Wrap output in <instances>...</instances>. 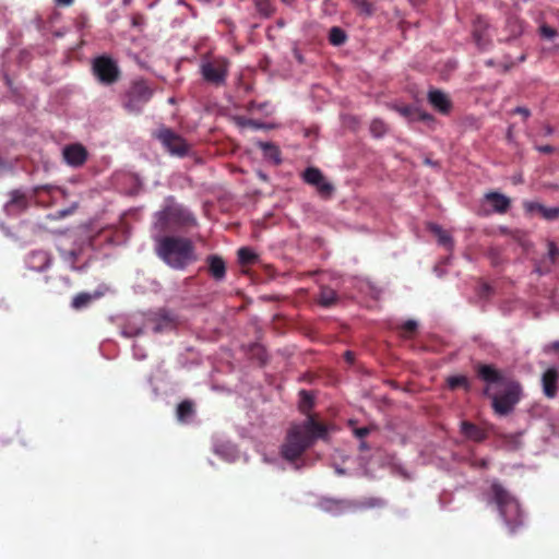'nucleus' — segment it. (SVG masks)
<instances>
[{
  "instance_id": "1",
  "label": "nucleus",
  "mask_w": 559,
  "mask_h": 559,
  "mask_svg": "<svg viewBox=\"0 0 559 559\" xmlns=\"http://www.w3.org/2000/svg\"><path fill=\"white\" fill-rule=\"evenodd\" d=\"M477 377L486 383L483 394L491 401L495 415L504 417L513 413L523 396L521 383L504 373L493 365L478 364Z\"/></svg>"
},
{
  "instance_id": "2",
  "label": "nucleus",
  "mask_w": 559,
  "mask_h": 559,
  "mask_svg": "<svg viewBox=\"0 0 559 559\" xmlns=\"http://www.w3.org/2000/svg\"><path fill=\"white\" fill-rule=\"evenodd\" d=\"M326 436V426L309 415L302 424L293 425L288 429L285 441L281 447V455L284 460L296 463L313 445L316 440H324Z\"/></svg>"
},
{
  "instance_id": "3",
  "label": "nucleus",
  "mask_w": 559,
  "mask_h": 559,
  "mask_svg": "<svg viewBox=\"0 0 559 559\" xmlns=\"http://www.w3.org/2000/svg\"><path fill=\"white\" fill-rule=\"evenodd\" d=\"M157 257L174 270H185L198 261L194 243L181 236H163L156 240Z\"/></svg>"
},
{
  "instance_id": "4",
  "label": "nucleus",
  "mask_w": 559,
  "mask_h": 559,
  "mask_svg": "<svg viewBox=\"0 0 559 559\" xmlns=\"http://www.w3.org/2000/svg\"><path fill=\"white\" fill-rule=\"evenodd\" d=\"M491 500L511 534L523 525V514L518 500L497 480L490 486Z\"/></svg>"
},
{
  "instance_id": "5",
  "label": "nucleus",
  "mask_w": 559,
  "mask_h": 559,
  "mask_svg": "<svg viewBox=\"0 0 559 559\" xmlns=\"http://www.w3.org/2000/svg\"><path fill=\"white\" fill-rule=\"evenodd\" d=\"M153 96V90L144 80L134 81L122 98L123 108L130 114H139Z\"/></svg>"
},
{
  "instance_id": "6",
  "label": "nucleus",
  "mask_w": 559,
  "mask_h": 559,
  "mask_svg": "<svg viewBox=\"0 0 559 559\" xmlns=\"http://www.w3.org/2000/svg\"><path fill=\"white\" fill-rule=\"evenodd\" d=\"M229 72V61L226 58H214L201 64L204 81L215 86L225 85Z\"/></svg>"
},
{
  "instance_id": "7",
  "label": "nucleus",
  "mask_w": 559,
  "mask_h": 559,
  "mask_svg": "<svg viewBox=\"0 0 559 559\" xmlns=\"http://www.w3.org/2000/svg\"><path fill=\"white\" fill-rule=\"evenodd\" d=\"M92 70L97 80L104 85H111L120 79L118 64L108 56L95 58Z\"/></svg>"
},
{
  "instance_id": "8",
  "label": "nucleus",
  "mask_w": 559,
  "mask_h": 559,
  "mask_svg": "<svg viewBox=\"0 0 559 559\" xmlns=\"http://www.w3.org/2000/svg\"><path fill=\"white\" fill-rule=\"evenodd\" d=\"M157 139L171 155L183 157L189 153V144L171 129H160L157 133Z\"/></svg>"
},
{
  "instance_id": "9",
  "label": "nucleus",
  "mask_w": 559,
  "mask_h": 559,
  "mask_svg": "<svg viewBox=\"0 0 559 559\" xmlns=\"http://www.w3.org/2000/svg\"><path fill=\"white\" fill-rule=\"evenodd\" d=\"M158 222L163 229L169 224H178L181 226L194 225L195 219L189 213L177 207H167L158 214Z\"/></svg>"
},
{
  "instance_id": "10",
  "label": "nucleus",
  "mask_w": 559,
  "mask_h": 559,
  "mask_svg": "<svg viewBox=\"0 0 559 559\" xmlns=\"http://www.w3.org/2000/svg\"><path fill=\"white\" fill-rule=\"evenodd\" d=\"M62 155L68 165L80 167L86 162L88 153L82 144L74 143L64 146Z\"/></svg>"
},
{
  "instance_id": "11",
  "label": "nucleus",
  "mask_w": 559,
  "mask_h": 559,
  "mask_svg": "<svg viewBox=\"0 0 559 559\" xmlns=\"http://www.w3.org/2000/svg\"><path fill=\"white\" fill-rule=\"evenodd\" d=\"M489 24L483 16H477L473 21V39L479 49H486L490 45V36L488 33Z\"/></svg>"
},
{
  "instance_id": "12",
  "label": "nucleus",
  "mask_w": 559,
  "mask_h": 559,
  "mask_svg": "<svg viewBox=\"0 0 559 559\" xmlns=\"http://www.w3.org/2000/svg\"><path fill=\"white\" fill-rule=\"evenodd\" d=\"M496 427L488 424L486 428H481L471 421H462L461 432L469 440L481 442L487 439L489 432H495Z\"/></svg>"
},
{
  "instance_id": "13",
  "label": "nucleus",
  "mask_w": 559,
  "mask_h": 559,
  "mask_svg": "<svg viewBox=\"0 0 559 559\" xmlns=\"http://www.w3.org/2000/svg\"><path fill=\"white\" fill-rule=\"evenodd\" d=\"M427 98L429 104L442 115H448L452 109V102L450 97L441 90H430Z\"/></svg>"
},
{
  "instance_id": "14",
  "label": "nucleus",
  "mask_w": 559,
  "mask_h": 559,
  "mask_svg": "<svg viewBox=\"0 0 559 559\" xmlns=\"http://www.w3.org/2000/svg\"><path fill=\"white\" fill-rule=\"evenodd\" d=\"M51 264V257L45 250L32 251L26 258V265L29 270L41 272Z\"/></svg>"
},
{
  "instance_id": "15",
  "label": "nucleus",
  "mask_w": 559,
  "mask_h": 559,
  "mask_svg": "<svg viewBox=\"0 0 559 559\" xmlns=\"http://www.w3.org/2000/svg\"><path fill=\"white\" fill-rule=\"evenodd\" d=\"M559 380V372L556 368L547 369L542 377V384L544 394L548 399H554L557 395V382Z\"/></svg>"
},
{
  "instance_id": "16",
  "label": "nucleus",
  "mask_w": 559,
  "mask_h": 559,
  "mask_svg": "<svg viewBox=\"0 0 559 559\" xmlns=\"http://www.w3.org/2000/svg\"><path fill=\"white\" fill-rule=\"evenodd\" d=\"M207 269L210 275L217 282L226 277V263L222 257L211 254L206 258Z\"/></svg>"
},
{
  "instance_id": "17",
  "label": "nucleus",
  "mask_w": 559,
  "mask_h": 559,
  "mask_svg": "<svg viewBox=\"0 0 559 559\" xmlns=\"http://www.w3.org/2000/svg\"><path fill=\"white\" fill-rule=\"evenodd\" d=\"M345 508H352V512L365 509L382 508L384 501L376 497H367L360 500H352V502H343Z\"/></svg>"
},
{
  "instance_id": "18",
  "label": "nucleus",
  "mask_w": 559,
  "mask_h": 559,
  "mask_svg": "<svg viewBox=\"0 0 559 559\" xmlns=\"http://www.w3.org/2000/svg\"><path fill=\"white\" fill-rule=\"evenodd\" d=\"M257 147L262 150L263 157L272 162L274 165H280L282 163V154L277 145L271 142L259 141L257 142Z\"/></svg>"
},
{
  "instance_id": "19",
  "label": "nucleus",
  "mask_w": 559,
  "mask_h": 559,
  "mask_svg": "<svg viewBox=\"0 0 559 559\" xmlns=\"http://www.w3.org/2000/svg\"><path fill=\"white\" fill-rule=\"evenodd\" d=\"M486 199L491 203L493 210L497 213L503 214L510 207V199L499 192H489L486 194Z\"/></svg>"
},
{
  "instance_id": "20",
  "label": "nucleus",
  "mask_w": 559,
  "mask_h": 559,
  "mask_svg": "<svg viewBox=\"0 0 559 559\" xmlns=\"http://www.w3.org/2000/svg\"><path fill=\"white\" fill-rule=\"evenodd\" d=\"M343 502H352V500H347V499H342V500L325 499L322 502V504H323L324 510H326L328 512H331L334 515H341V514H343L345 512H350L352 511V508H345L343 506Z\"/></svg>"
},
{
  "instance_id": "21",
  "label": "nucleus",
  "mask_w": 559,
  "mask_h": 559,
  "mask_svg": "<svg viewBox=\"0 0 559 559\" xmlns=\"http://www.w3.org/2000/svg\"><path fill=\"white\" fill-rule=\"evenodd\" d=\"M194 414V405L190 400H185L177 406V418L187 421Z\"/></svg>"
},
{
  "instance_id": "22",
  "label": "nucleus",
  "mask_w": 559,
  "mask_h": 559,
  "mask_svg": "<svg viewBox=\"0 0 559 559\" xmlns=\"http://www.w3.org/2000/svg\"><path fill=\"white\" fill-rule=\"evenodd\" d=\"M27 206V199L24 193L19 190H14L11 192V199L7 203V209L10 210L12 207H16L19 210H24Z\"/></svg>"
},
{
  "instance_id": "23",
  "label": "nucleus",
  "mask_w": 559,
  "mask_h": 559,
  "mask_svg": "<svg viewBox=\"0 0 559 559\" xmlns=\"http://www.w3.org/2000/svg\"><path fill=\"white\" fill-rule=\"evenodd\" d=\"M322 171L317 167H308L302 173V179L306 183L310 186L319 185L320 180L323 178Z\"/></svg>"
},
{
  "instance_id": "24",
  "label": "nucleus",
  "mask_w": 559,
  "mask_h": 559,
  "mask_svg": "<svg viewBox=\"0 0 559 559\" xmlns=\"http://www.w3.org/2000/svg\"><path fill=\"white\" fill-rule=\"evenodd\" d=\"M347 35L345 31L338 26H333L329 32V41L333 46H342L346 43Z\"/></svg>"
},
{
  "instance_id": "25",
  "label": "nucleus",
  "mask_w": 559,
  "mask_h": 559,
  "mask_svg": "<svg viewBox=\"0 0 559 559\" xmlns=\"http://www.w3.org/2000/svg\"><path fill=\"white\" fill-rule=\"evenodd\" d=\"M337 300V294L331 288H322L319 294V304L323 307H331Z\"/></svg>"
},
{
  "instance_id": "26",
  "label": "nucleus",
  "mask_w": 559,
  "mask_h": 559,
  "mask_svg": "<svg viewBox=\"0 0 559 559\" xmlns=\"http://www.w3.org/2000/svg\"><path fill=\"white\" fill-rule=\"evenodd\" d=\"M352 2L361 15L371 16L376 11L374 3L369 0H352Z\"/></svg>"
},
{
  "instance_id": "27",
  "label": "nucleus",
  "mask_w": 559,
  "mask_h": 559,
  "mask_svg": "<svg viewBox=\"0 0 559 559\" xmlns=\"http://www.w3.org/2000/svg\"><path fill=\"white\" fill-rule=\"evenodd\" d=\"M507 29L510 33L509 38H516L523 33V22L515 16H510L507 20Z\"/></svg>"
},
{
  "instance_id": "28",
  "label": "nucleus",
  "mask_w": 559,
  "mask_h": 559,
  "mask_svg": "<svg viewBox=\"0 0 559 559\" xmlns=\"http://www.w3.org/2000/svg\"><path fill=\"white\" fill-rule=\"evenodd\" d=\"M432 231L438 238V242L445 249L451 250L453 248V239L448 231L443 230L440 226L435 225Z\"/></svg>"
},
{
  "instance_id": "29",
  "label": "nucleus",
  "mask_w": 559,
  "mask_h": 559,
  "mask_svg": "<svg viewBox=\"0 0 559 559\" xmlns=\"http://www.w3.org/2000/svg\"><path fill=\"white\" fill-rule=\"evenodd\" d=\"M447 384L451 390L463 388L468 391L471 388L469 381L465 376H451L447 379Z\"/></svg>"
},
{
  "instance_id": "30",
  "label": "nucleus",
  "mask_w": 559,
  "mask_h": 559,
  "mask_svg": "<svg viewBox=\"0 0 559 559\" xmlns=\"http://www.w3.org/2000/svg\"><path fill=\"white\" fill-rule=\"evenodd\" d=\"M258 260V255L249 248L242 247L238 250V261L241 265H251Z\"/></svg>"
},
{
  "instance_id": "31",
  "label": "nucleus",
  "mask_w": 559,
  "mask_h": 559,
  "mask_svg": "<svg viewBox=\"0 0 559 559\" xmlns=\"http://www.w3.org/2000/svg\"><path fill=\"white\" fill-rule=\"evenodd\" d=\"M313 187L316 188L319 195L323 199H330L335 190L334 186L326 181L324 177L320 180L319 185H314Z\"/></svg>"
},
{
  "instance_id": "32",
  "label": "nucleus",
  "mask_w": 559,
  "mask_h": 559,
  "mask_svg": "<svg viewBox=\"0 0 559 559\" xmlns=\"http://www.w3.org/2000/svg\"><path fill=\"white\" fill-rule=\"evenodd\" d=\"M92 299H93V297L91 294L80 293L76 296H74V298L72 299L71 306L75 310H81V309L87 307L91 304Z\"/></svg>"
},
{
  "instance_id": "33",
  "label": "nucleus",
  "mask_w": 559,
  "mask_h": 559,
  "mask_svg": "<svg viewBox=\"0 0 559 559\" xmlns=\"http://www.w3.org/2000/svg\"><path fill=\"white\" fill-rule=\"evenodd\" d=\"M255 8L257 11L265 17L271 16L275 11V8L270 0H255Z\"/></svg>"
},
{
  "instance_id": "34",
  "label": "nucleus",
  "mask_w": 559,
  "mask_h": 559,
  "mask_svg": "<svg viewBox=\"0 0 559 559\" xmlns=\"http://www.w3.org/2000/svg\"><path fill=\"white\" fill-rule=\"evenodd\" d=\"M418 324L414 320H407L400 326V335L404 338H411L417 331Z\"/></svg>"
},
{
  "instance_id": "35",
  "label": "nucleus",
  "mask_w": 559,
  "mask_h": 559,
  "mask_svg": "<svg viewBox=\"0 0 559 559\" xmlns=\"http://www.w3.org/2000/svg\"><path fill=\"white\" fill-rule=\"evenodd\" d=\"M299 394L301 397L300 399V409H301V412L307 413L313 406V397L306 390H301Z\"/></svg>"
},
{
  "instance_id": "36",
  "label": "nucleus",
  "mask_w": 559,
  "mask_h": 559,
  "mask_svg": "<svg viewBox=\"0 0 559 559\" xmlns=\"http://www.w3.org/2000/svg\"><path fill=\"white\" fill-rule=\"evenodd\" d=\"M411 122L414 121H423V122H433L435 119L432 115L420 110L419 108H415L414 114L411 116L409 120Z\"/></svg>"
},
{
  "instance_id": "37",
  "label": "nucleus",
  "mask_w": 559,
  "mask_h": 559,
  "mask_svg": "<svg viewBox=\"0 0 559 559\" xmlns=\"http://www.w3.org/2000/svg\"><path fill=\"white\" fill-rule=\"evenodd\" d=\"M370 132L377 136L380 138L386 132V124L381 119H374L372 120L370 124Z\"/></svg>"
},
{
  "instance_id": "38",
  "label": "nucleus",
  "mask_w": 559,
  "mask_h": 559,
  "mask_svg": "<svg viewBox=\"0 0 559 559\" xmlns=\"http://www.w3.org/2000/svg\"><path fill=\"white\" fill-rule=\"evenodd\" d=\"M540 216L547 221H555L559 218V207H547L544 205L540 212Z\"/></svg>"
},
{
  "instance_id": "39",
  "label": "nucleus",
  "mask_w": 559,
  "mask_h": 559,
  "mask_svg": "<svg viewBox=\"0 0 559 559\" xmlns=\"http://www.w3.org/2000/svg\"><path fill=\"white\" fill-rule=\"evenodd\" d=\"M548 258L552 264H556L559 260V248L554 241H548Z\"/></svg>"
},
{
  "instance_id": "40",
  "label": "nucleus",
  "mask_w": 559,
  "mask_h": 559,
  "mask_svg": "<svg viewBox=\"0 0 559 559\" xmlns=\"http://www.w3.org/2000/svg\"><path fill=\"white\" fill-rule=\"evenodd\" d=\"M539 33L543 37H545L547 39H552L557 36V31L555 28L548 26L547 24H543L539 27Z\"/></svg>"
},
{
  "instance_id": "41",
  "label": "nucleus",
  "mask_w": 559,
  "mask_h": 559,
  "mask_svg": "<svg viewBox=\"0 0 559 559\" xmlns=\"http://www.w3.org/2000/svg\"><path fill=\"white\" fill-rule=\"evenodd\" d=\"M416 107L413 106H396L395 110L407 120H409L411 116L414 114Z\"/></svg>"
},
{
  "instance_id": "42",
  "label": "nucleus",
  "mask_w": 559,
  "mask_h": 559,
  "mask_svg": "<svg viewBox=\"0 0 559 559\" xmlns=\"http://www.w3.org/2000/svg\"><path fill=\"white\" fill-rule=\"evenodd\" d=\"M543 207L544 205L538 202L527 201L524 203V209L530 213L537 212L540 214Z\"/></svg>"
},
{
  "instance_id": "43",
  "label": "nucleus",
  "mask_w": 559,
  "mask_h": 559,
  "mask_svg": "<svg viewBox=\"0 0 559 559\" xmlns=\"http://www.w3.org/2000/svg\"><path fill=\"white\" fill-rule=\"evenodd\" d=\"M512 114L521 115L524 119H527L531 116V110L526 107H516L513 109Z\"/></svg>"
},
{
  "instance_id": "44",
  "label": "nucleus",
  "mask_w": 559,
  "mask_h": 559,
  "mask_svg": "<svg viewBox=\"0 0 559 559\" xmlns=\"http://www.w3.org/2000/svg\"><path fill=\"white\" fill-rule=\"evenodd\" d=\"M368 435H369V428H367V427H360V428H357V429L355 430V436H356L357 438H360V439H361V438H365V437H366V436H368Z\"/></svg>"
},
{
  "instance_id": "45",
  "label": "nucleus",
  "mask_w": 559,
  "mask_h": 559,
  "mask_svg": "<svg viewBox=\"0 0 559 559\" xmlns=\"http://www.w3.org/2000/svg\"><path fill=\"white\" fill-rule=\"evenodd\" d=\"M537 150H538V152L544 153V154H551L555 152V147L551 145H540V146H537Z\"/></svg>"
},
{
  "instance_id": "46",
  "label": "nucleus",
  "mask_w": 559,
  "mask_h": 559,
  "mask_svg": "<svg viewBox=\"0 0 559 559\" xmlns=\"http://www.w3.org/2000/svg\"><path fill=\"white\" fill-rule=\"evenodd\" d=\"M547 350L559 353V341L552 342L547 346Z\"/></svg>"
},
{
  "instance_id": "47",
  "label": "nucleus",
  "mask_w": 559,
  "mask_h": 559,
  "mask_svg": "<svg viewBox=\"0 0 559 559\" xmlns=\"http://www.w3.org/2000/svg\"><path fill=\"white\" fill-rule=\"evenodd\" d=\"M73 2L74 0H56V4L60 7H70Z\"/></svg>"
},
{
  "instance_id": "48",
  "label": "nucleus",
  "mask_w": 559,
  "mask_h": 559,
  "mask_svg": "<svg viewBox=\"0 0 559 559\" xmlns=\"http://www.w3.org/2000/svg\"><path fill=\"white\" fill-rule=\"evenodd\" d=\"M502 438L506 440V442L508 443H514L516 442L518 438L516 436H513V435H503Z\"/></svg>"
},
{
  "instance_id": "49",
  "label": "nucleus",
  "mask_w": 559,
  "mask_h": 559,
  "mask_svg": "<svg viewBox=\"0 0 559 559\" xmlns=\"http://www.w3.org/2000/svg\"><path fill=\"white\" fill-rule=\"evenodd\" d=\"M162 320L166 323V324H170L173 322V319L169 317L168 313L166 312H163L159 314Z\"/></svg>"
},
{
  "instance_id": "50",
  "label": "nucleus",
  "mask_w": 559,
  "mask_h": 559,
  "mask_svg": "<svg viewBox=\"0 0 559 559\" xmlns=\"http://www.w3.org/2000/svg\"><path fill=\"white\" fill-rule=\"evenodd\" d=\"M247 124H248V126H250V127H252V128H254V129H259V128H261V127H262V124H261V123H259V122H257V121H254V120H251V119L247 121Z\"/></svg>"
},
{
  "instance_id": "51",
  "label": "nucleus",
  "mask_w": 559,
  "mask_h": 559,
  "mask_svg": "<svg viewBox=\"0 0 559 559\" xmlns=\"http://www.w3.org/2000/svg\"><path fill=\"white\" fill-rule=\"evenodd\" d=\"M345 358L347 361L352 362L354 360V355L352 352H346L345 353Z\"/></svg>"
},
{
  "instance_id": "52",
  "label": "nucleus",
  "mask_w": 559,
  "mask_h": 559,
  "mask_svg": "<svg viewBox=\"0 0 559 559\" xmlns=\"http://www.w3.org/2000/svg\"><path fill=\"white\" fill-rule=\"evenodd\" d=\"M286 4H292L295 0H282Z\"/></svg>"
},
{
  "instance_id": "53",
  "label": "nucleus",
  "mask_w": 559,
  "mask_h": 559,
  "mask_svg": "<svg viewBox=\"0 0 559 559\" xmlns=\"http://www.w3.org/2000/svg\"><path fill=\"white\" fill-rule=\"evenodd\" d=\"M551 132H552V129H551L550 127H547V129H546V133H547V134H551Z\"/></svg>"
},
{
  "instance_id": "54",
  "label": "nucleus",
  "mask_w": 559,
  "mask_h": 559,
  "mask_svg": "<svg viewBox=\"0 0 559 559\" xmlns=\"http://www.w3.org/2000/svg\"><path fill=\"white\" fill-rule=\"evenodd\" d=\"M483 289H484V292H488L489 290V286L485 284V285H483Z\"/></svg>"
},
{
  "instance_id": "55",
  "label": "nucleus",
  "mask_w": 559,
  "mask_h": 559,
  "mask_svg": "<svg viewBox=\"0 0 559 559\" xmlns=\"http://www.w3.org/2000/svg\"><path fill=\"white\" fill-rule=\"evenodd\" d=\"M154 330H155V332H159L160 331V324H157Z\"/></svg>"
},
{
  "instance_id": "56",
  "label": "nucleus",
  "mask_w": 559,
  "mask_h": 559,
  "mask_svg": "<svg viewBox=\"0 0 559 559\" xmlns=\"http://www.w3.org/2000/svg\"><path fill=\"white\" fill-rule=\"evenodd\" d=\"M299 62H302V57L300 55H296Z\"/></svg>"
}]
</instances>
